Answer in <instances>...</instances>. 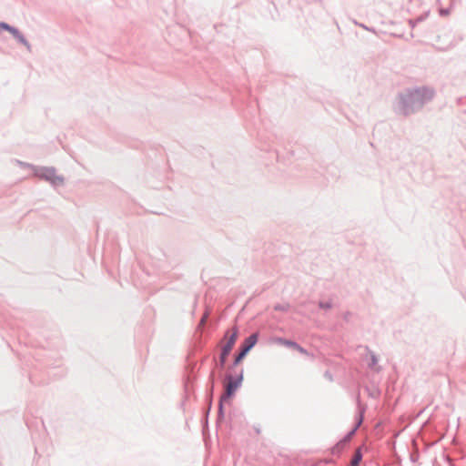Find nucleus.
Returning <instances> with one entry per match:
<instances>
[{"label":"nucleus","mask_w":466,"mask_h":466,"mask_svg":"<svg viewBox=\"0 0 466 466\" xmlns=\"http://www.w3.org/2000/svg\"><path fill=\"white\" fill-rule=\"evenodd\" d=\"M433 96L431 90L428 88L415 89L410 91L402 97L405 114L409 113L410 106H421L425 101L430 100Z\"/></svg>","instance_id":"f257e3e1"},{"label":"nucleus","mask_w":466,"mask_h":466,"mask_svg":"<svg viewBox=\"0 0 466 466\" xmlns=\"http://www.w3.org/2000/svg\"><path fill=\"white\" fill-rule=\"evenodd\" d=\"M35 176L49 181L54 185L63 183V178L56 174L55 169L49 167H41L35 170Z\"/></svg>","instance_id":"f03ea898"},{"label":"nucleus","mask_w":466,"mask_h":466,"mask_svg":"<svg viewBox=\"0 0 466 466\" xmlns=\"http://www.w3.org/2000/svg\"><path fill=\"white\" fill-rule=\"evenodd\" d=\"M238 336V329L236 327L232 328L231 330L226 332L224 337V340H226V342L222 347V351H224V355H229L230 351L232 350L237 341Z\"/></svg>","instance_id":"7ed1b4c3"},{"label":"nucleus","mask_w":466,"mask_h":466,"mask_svg":"<svg viewBox=\"0 0 466 466\" xmlns=\"http://www.w3.org/2000/svg\"><path fill=\"white\" fill-rule=\"evenodd\" d=\"M241 380H242V377H240L238 380H234L231 376L228 377V382L226 384V390H225V394L222 397V400L228 399L235 393V391L240 385Z\"/></svg>","instance_id":"20e7f679"},{"label":"nucleus","mask_w":466,"mask_h":466,"mask_svg":"<svg viewBox=\"0 0 466 466\" xmlns=\"http://www.w3.org/2000/svg\"><path fill=\"white\" fill-rule=\"evenodd\" d=\"M363 451H367V448L365 446H360L356 450L350 461V466H360V463L362 461L363 457Z\"/></svg>","instance_id":"39448f33"},{"label":"nucleus","mask_w":466,"mask_h":466,"mask_svg":"<svg viewBox=\"0 0 466 466\" xmlns=\"http://www.w3.org/2000/svg\"><path fill=\"white\" fill-rule=\"evenodd\" d=\"M258 342V334L254 333L247 338L243 343V349L249 351Z\"/></svg>","instance_id":"423d86ee"},{"label":"nucleus","mask_w":466,"mask_h":466,"mask_svg":"<svg viewBox=\"0 0 466 466\" xmlns=\"http://www.w3.org/2000/svg\"><path fill=\"white\" fill-rule=\"evenodd\" d=\"M369 358H370L369 367L370 369H372V370H379V368H378V358L374 354V352L369 350Z\"/></svg>","instance_id":"0eeeda50"},{"label":"nucleus","mask_w":466,"mask_h":466,"mask_svg":"<svg viewBox=\"0 0 466 466\" xmlns=\"http://www.w3.org/2000/svg\"><path fill=\"white\" fill-rule=\"evenodd\" d=\"M275 341L280 345H283V346H286V347H289V348H291V349H294V346L296 344V342L294 341H291V340H289V339H281V338H278L275 339Z\"/></svg>","instance_id":"6e6552de"},{"label":"nucleus","mask_w":466,"mask_h":466,"mask_svg":"<svg viewBox=\"0 0 466 466\" xmlns=\"http://www.w3.org/2000/svg\"><path fill=\"white\" fill-rule=\"evenodd\" d=\"M248 350H246L245 349L242 348L241 351L235 359V364H238L245 358V356L248 354Z\"/></svg>","instance_id":"1a4fd4ad"},{"label":"nucleus","mask_w":466,"mask_h":466,"mask_svg":"<svg viewBox=\"0 0 466 466\" xmlns=\"http://www.w3.org/2000/svg\"><path fill=\"white\" fill-rule=\"evenodd\" d=\"M293 350H297V351H299V353L304 354V355H308V354H309V353H308V351H307L305 349H303L302 347H300V346H299V344H297V343L295 344V346H294V349H293Z\"/></svg>","instance_id":"9d476101"},{"label":"nucleus","mask_w":466,"mask_h":466,"mask_svg":"<svg viewBox=\"0 0 466 466\" xmlns=\"http://www.w3.org/2000/svg\"><path fill=\"white\" fill-rule=\"evenodd\" d=\"M228 356V355H224V351L221 352L220 359H219L221 365H224L226 363Z\"/></svg>","instance_id":"9b49d317"},{"label":"nucleus","mask_w":466,"mask_h":466,"mask_svg":"<svg viewBox=\"0 0 466 466\" xmlns=\"http://www.w3.org/2000/svg\"><path fill=\"white\" fill-rule=\"evenodd\" d=\"M206 319V316L201 319V323H204Z\"/></svg>","instance_id":"f8f14e48"}]
</instances>
